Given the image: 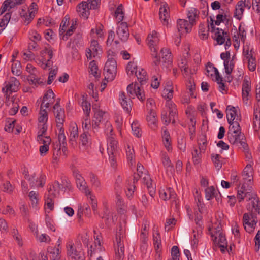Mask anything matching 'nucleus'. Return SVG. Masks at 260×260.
<instances>
[{"label": "nucleus", "mask_w": 260, "mask_h": 260, "mask_svg": "<svg viewBox=\"0 0 260 260\" xmlns=\"http://www.w3.org/2000/svg\"><path fill=\"white\" fill-rule=\"evenodd\" d=\"M208 230L214 244L220 247L222 253L225 252L228 250V242L222 232L221 223L219 221L213 223Z\"/></svg>", "instance_id": "f257e3e1"}, {"label": "nucleus", "mask_w": 260, "mask_h": 260, "mask_svg": "<svg viewBox=\"0 0 260 260\" xmlns=\"http://www.w3.org/2000/svg\"><path fill=\"white\" fill-rule=\"evenodd\" d=\"M147 44L151 50V54L153 57V62L156 65L158 66L160 62V58L158 55V44L159 42V38L157 32L155 31H152L148 35Z\"/></svg>", "instance_id": "f03ea898"}, {"label": "nucleus", "mask_w": 260, "mask_h": 260, "mask_svg": "<svg viewBox=\"0 0 260 260\" xmlns=\"http://www.w3.org/2000/svg\"><path fill=\"white\" fill-rule=\"evenodd\" d=\"M77 20L72 19L70 21V18L66 15L61 22L59 28V35L62 36V39L67 40L71 36L76 28Z\"/></svg>", "instance_id": "7ed1b4c3"}, {"label": "nucleus", "mask_w": 260, "mask_h": 260, "mask_svg": "<svg viewBox=\"0 0 260 260\" xmlns=\"http://www.w3.org/2000/svg\"><path fill=\"white\" fill-rule=\"evenodd\" d=\"M212 22L209 26V29H211L212 32H214L212 36L213 38L217 42L218 45H222L225 43V48L227 49L231 45V42L229 35L226 32H225L219 28H215L213 24L212 19L211 18Z\"/></svg>", "instance_id": "20e7f679"}, {"label": "nucleus", "mask_w": 260, "mask_h": 260, "mask_svg": "<svg viewBox=\"0 0 260 260\" xmlns=\"http://www.w3.org/2000/svg\"><path fill=\"white\" fill-rule=\"evenodd\" d=\"M137 173L135 174L132 179L127 181L126 189L125 190L126 195L128 198L133 197L136 189L135 184L138 182L139 178L144 176L145 170L144 167L140 164L138 163L137 166Z\"/></svg>", "instance_id": "39448f33"}, {"label": "nucleus", "mask_w": 260, "mask_h": 260, "mask_svg": "<svg viewBox=\"0 0 260 260\" xmlns=\"http://www.w3.org/2000/svg\"><path fill=\"white\" fill-rule=\"evenodd\" d=\"M257 218L253 213L247 212L243 215L242 222L245 230L249 233L253 232L257 223Z\"/></svg>", "instance_id": "423d86ee"}, {"label": "nucleus", "mask_w": 260, "mask_h": 260, "mask_svg": "<svg viewBox=\"0 0 260 260\" xmlns=\"http://www.w3.org/2000/svg\"><path fill=\"white\" fill-rule=\"evenodd\" d=\"M20 85L19 81L15 77H10L4 83L2 91L6 98L9 97L13 92L19 90Z\"/></svg>", "instance_id": "0eeeda50"}, {"label": "nucleus", "mask_w": 260, "mask_h": 260, "mask_svg": "<svg viewBox=\"0 0 260 260\" xmlns=\"http://www.w3.org/2000/svg\"><path fill=\"white\" fill-rule=\"evenodd\" d=\"M252 185H249L245 183H240L238 187L237 198L240 202L244 199L247 200H251L256 194L252 192Z\"/></svg>", "instance_id": "6e6552de"}, {"label": "nucleus", "mask_w": 260, "mask_h": 260, "mask_svg": "<svg viewBox=\"0 0 260 260\" xmlns=\"http://www.w3.org/2000/svg\"><path fill=\"white\" fill-rule=\"evenodd\" d=\"M123 233L120 229L119 232H116V245L115 246V258L116 260H121L124 257V247L123 242Z\"/></svg>", "instance_id": "1a4fd4ad"}, {"label": "nucleus", "mask_w": 260, "mask_h": 260, "mask_svg": "<svg viewBox=\"0 0 260 260\" xmlns=\"http://www.w3.org/2000/svg\"><path fill=\"white\" fill-rule=\"evenodd\" d=\"M41 54L43 56L37 59V63L43 69L49 68L52 65V61L51 60L53 55L52 51L50 48H45L42 51Z\"/></svg>", "instance_id": "9d476101"}, {"label": "nucleus", "mask_w": 260, "mask_h": 260, "mask_svg": "<svg viewBox=\"0 0 260 260\" xmlns=\"http://www.w3.org/2000/svg\"><path fill=\"white\" fill-rule=\"evenodd\" d=\"M104 73L105 79L107 80L112 81L115 78L117 73L116 60L106 61L104 69Z\"/></svg>", "instance_id": "9b49d317"}, {"label": "nucleus", "mask_w": 260, "mask_h": 260, "mask_svg": "<svg viewBox=\"0 0 260 260\" xmlns=\"http://www.w3.org/2000/svg\"><path fill=\"white\" fill-rule=\"evenodd\" d=\"M127 91L130 98L134 99L136 96L142 102L146 99L144 90L136 83L128 85L127 87Z\"/></svg>", "instance_id": "f8f14e48"}, {"label": "nucleus", "mask_w": 260, "mask_h": 260, "mask_svg": "<svg viewBox=\"0 0 260 260\" xmlns=\"http://www.w3.org/2000/svg\"><path fill=\"white\" fill-rule=\"evenodd\" d=\"M67 253L72 259L85 260L84 252L82 250H77L72 241L69 242L67 245Z\"/></svg>", "instance_id": "ddd939ff"}, {"label": "nucleus", "mask_w": 260, "mask_h": 260, "mask_svg": "<svg viewBox=\"0 0 260 260\" xmlns=\"http://www.w3.org/2000/svg\"><path fill=\"white\" fill-rule=\"evenodd\" d=\"M31 188L43 187L46 182V176L44 174H31L28 179Z\"/></svg>", "instance_id": "4468645a"}, {"label": "nucleus", "mask_w": 260, "mask_h": 260, "mask_svg": "<svg viewBox=\"0 0 260 260\" xmlns=\"http://www.w3.org/2000/svg\"><path fill=\"white\" fill-rule=\"evenodd\" d=\"M73 175L76 179L77 186L80 190L83 192L86 195H90L91 191L86 185V182L78 171H74Z\"/></svg>", "instance_id": "2eb2a0df"}, {"label": "nucleus", "mask_w": 260, "mask_h": 260, "mask_svg": "<svg viewBox=\"0 0 260 260\" xmlns=\"http://www.w3.org/2000/svg\"><path fill=\"white\" fill-rule=\"evenodd\" d=\"M251 91V81L250 78L246 76L244 77L242 88V95L243 103L245 105L248 104L249 93Z\"/></svg>", "instance_id": "dca6fc26"}, {"label": "nucleus", "mask_w": 260, "mask_h": 260, "mask_svg": "<svg viewBox=\"0 0 260 260\" xmlns=\"http://www.w3.org/2000/svg\"><path fill=\"white\" fill-rule=\"evenodd\" d=\"M243 183L252 185L253 181V169L252 165L249 163L244 168L242 174Z\"/></svg>", "instance_id": "f3484780"}, {"label": "nucleus", "mask_w": 260, "mask_h": 260, "mask_svg": "<svg viewBox=\"0 0 260 260\" xmlns=\"http://www.w3.org/2000/svg\"><path fill=\"white\" fill-rule=\"evenodd\" d=\"M159 19L164 25L167 26L170 19V9L166 2L161 3L159 8Z\"/></svg>", "instance_id": "a211bd4d"}, {"label": "nucleus", "mask_w": 260, "mask_h": 260, "mask_svg": "<svg viewBox=\"0 0 260 260\" xmlns=\"http://www.w3.org/2000/svg\"><path fill=\"white\" fill-rule=\"evenodd\" d=\"M228 138L230 143L232 144L235 145H239L240 144L243 147L244 149H246L247 147L246 143L243 141L244 138V136L242 134H228Z\"/></svg>", "instance_id": "6ab92c4d"}, {"label": "nucleus", "mask_w": 260, "mask_h": 260, "mask_svg": "<svg viewBox=\"0 0 260 260\" xmlns=\"http://www.w3.org/2000/svg\"><path fill=\"white\" fill-rule=\"evenodd\" d=\"M117 25L116 34L119 39L125 42L128 39L129 36L127 23L121 22Z\"/></svg>", "instance_id": "aec40b11"}, {"label": "nucleus", "mask_w": 260, "mask_h": 260, "mask_svg": "<svg viewBox=\"0 0 260 260\" xmlns=\"http://www.w3.org/2000/svg\"><path fill=\"white\" fill-rule=\"evenodd\" d=\"M53 109L55 110L54 114L56 118L57 127L62 126L65 117L64 110L60 108V105L58 102H57L54 105Z\"/></svg>", "instance_id": "412c9836"}, {"label": "nucleus", "mask_w": 260, "mask_h": 260, "mask_svg": "<svg viewBox=\"0 0 260 260\" xmlns=\"http://www.w3.org/2000/svg\"><path fill=\"white\" fill-rule=\"evenodd\" d=\"M177 24L178 32L180 35L190 32L193 26L186 20L183 19H178L177 22Z\"/></svg>", "instance_id": "4be33fe9"}, {"label": "nucleus", "mask_w": 260, "mask_h": 260, "mask_svg": "<svg viewBox=\"0 0 260 260\" xmlns=\"http://www.w3.org/2000/svg\"><path fill=\"white\" fill-rule=\"evenodd\" d=\"M131 98H128L123 91H120L119 94V100L123 109L127 113L132 109V101Z\"/></svg>", "instance_id": "5701e85b"}, {"label": "nucleus", "mask_w": 260, "mask_h": 260, "mask_svg": "<svg viewBox=\"0 0 260 260\" xmlns=\"http://www.w3.org/2000/svg\"><path fill=\"white\" fill-rule=\"evenodd\" d=\"M159 197L165 201L170 199L174 201L176 199V194L171 188H163L159 190Z\"/></svg>", "instance_id": "b1692460"}, {"label": "nucleus", "mask_w": 260, "mask_h": 260, "mask_svg": "<svg viewBox=\"0 0 260 260\" xmlns=\"http://www.w3.org/2000/svg\"><path fill=\"white\" fill-rule=\"evenodd\" d=\"M250 201L249 205H251L252 208L250 209V206L247 207L248 210L250 211L249 212L253 213L254 215L257 214L260 215V200L259 197L256 194L253 196Z\"/></svg>", "instance_id": "393cba45"}, {"label": "nucleus", "mask_w": 260, "mask_h": 260, "mask_svg": "<svg viewBox=\"0 0 260 260\" xmlns=\"http://www.w3.org/2000/svg\"><path fill=\"white\" fill-rule=\"evenodd\" d=\"M69 141L72 145L76 143L78 137V128L75 122H71L69 127Z\"/></svg>", "instance_id": "a878e982"}, {"label": "nucleus", "mask_w": 260, "mask_h": 260, "mask_svg": "<svg viewBox=\"0 0 260 260\" xmlns=\"http://www.w3.org/2000/svg\"><path fill=\"white\" fill-rule=\"evenodd\" d=\"M199 10L193 7L190 8L187 13V17L189 19V21L191 24L194 25L196 23L197 20L199 17Z\"/></svg>", "instance_id": "bb28decb"}, {"label": "nucleus", "mask_w": 260, "mask_h": 260, "mask_svg": "<svg viewBox=\"0 0 260 260\" xmlns=\"http://www.w3.org/2000/svg\"><path fill=\"white\" fill-rule=\"evenodd\" d=\"M226 117L229 123L234 122L237 117H239L237 114V111L235 107L229 105L226 107Z\"/></svg>", "instance_id": "cd10ccee"}, {"label": "nucleus", "mask_w": 260, "mask_h": 260, "mask_svg": "<svg viewBox=\"0 0 260 260\" xmlns=\"http://www.w3.org/2000/svg\"><path fill=\"white\" fill-rule=\"evenodd\" d=\"M205 74L207 76L211 77L213 80L215 79V80L220 77L217 69L214 67L211 63H208L206 66V72Z\"/></svg>", "instance_id": "c85d7f7f"}, {"label": "nucleus", "mask_w": 260, "mask_h": 260, "mask_svg": "<svg viewBox=\"0 0 260 260\" xmlns=\"http://www.w3.org/2000/svg\"><path fill=\"white\" fill-rule=\"evenodd\" d=\"M118 149V142L114 137L107 138V152L108 154L117 153Z\"/></svg>", "instance_id": "c756f323"}, {"label": "nucleus", "mask_w": 260, "mask_h": 260, "mask_svg": "<svg viewBox=\"0 0 260 260\" xmlns=\"http://www.w3.org/2000/svg\"><path fill=\"white\" fill-rule=\"evenodd\" d=\"M88 4L86 2H82L79 4L77 8V10L79 12L80 15L83 17L87 18L89 15V10Z\"/></svg>", "instance_id": "7c9ffc66"}, {"label": "nucleus", "mask_w": 260, "mask_h": 260, "mask_svg": "<svg viewBox=\"0 0 260 260\" xmlns=\"http://www.w3.org/2000/svg\"><path fill=\"white\" fill-rule=\"evenodd\" d=\"M149 126L152 129H155L157 127V118L156 112L152 109H150L146 118Z\"/></svg>", "instance_id": "2f4dec72"}, {"label": "nucleus", "mask_w": 260, "mask_h": 260, "mask_svg": "<svg viewBox=\"0 0 260 260\" xmlns=\"http://www.w3.org/2000/svg\"><path fill=\"white\" fill-rule=\"evenodd\" d=\"M61 188V185L58 182L55 181L52 184H50L48 186L47 190L49 196L55 197L59 192Z\"/></svg>", "instance_id": "473e14b6"}, {"label": "nucleus", "mask_w": 260, "mask_h": 260, "mask_svg": "<svg viewBox=\"0 0 260 260\" xmlns=\"http://www.w3.org/2000/svg\"><path fill=\"white\" fill-rule=\"evenodd\" d=\"M241 119L240 117H237L236 120L234 122L229 123L230 126L228 134H242L241 129L239 122L240 121Z\"/></svg>", "instance_id": "72a5a7b5"}, {"label": "nucleus", "mask_w": 260, "mask_h": 260, "mask_svg": "<svg viewBox=\"0 0 260 260\" xmlns=\"http://www.w3.org/2000/svg\"><path fill=\"white\" fill-rule=\"evenodd\" d=\"M205 198L207 200H210L215 197L217 201L219 200L218 194L219 193L213 186H210L207 188L205 190Z\"/></svg>", "instance_id": "f704fd0d"}, {"label": "nucleus", "mask_w": 260, "mask_h": 260, "mask_svg": "<svg viewBox=\"0 0 260 260\" xmlns=\"http://www.w3.org/2000/svg\"><path fill=\"white\" fill-rule=\"evenodd\" d=\"M162 138L164 144L168 151L172 149L171 147V140L170 134L169 132L165 128L162 129Z\"/></svg>", "instance_id": "c9c22d12"}, {"label": "nucleus", "mask_w": 260, "mask_h": 260, "mask_svg": "<svg viewBox=\"0 0 260 260\" xmlns=\"http://www.w3.org/2000/svg\"><path fill=\"white\" fill-rule=\"evenodd\" d=\"M59 244L58 247H50L48 248V252L51 260H59L60 259V250L59 248Z\"/></svg>", "instance_id": "e433bc0d"}, {"label": "nucleus", "mask_w": 260, "mask_h": 260, "mask_svg": "<svg viewBox=\"0 0 260 260\" xmlns=\"http://www.w3.org/2000/svg\"><path fill=\"white\" fill-rule=\"evenodd\" d=\"M136 76L141 85L145 84L148 80V76L146 71L141 68H139L138 72Z\"/></svg>", "instance_id": "4c0bfd02"}, {"label": "nucleus", "mask_w": 260, "mask_h": 260, "mask_svg": "<svg viewBox=\"0 0 260 260\" xmlns=\"http://www.w3.org/2000/svg\"><path fill=\"white\" fill-rule=\"evenodd\" d=\"M235 59L236 56L234 55L230 59L226 61H224L225 72L226 75L228 76H229L232 73L234 68L235 64Z\"/></svg>", "instance_id": "58836bf2"}, {"label": "nucleus", "mask_w": 260, "mask_h": 260, "mask_svg": "<svg viewBox=\"0 0 260 260\" xmlns=\"http://www.w3.org/2000/svg\"><path fill=\"white\" fill-rule=\"evenodd\" d=\"M166 105L169 110L170 116L173 118V123H174L175 118L177 116L176 106L172 101H167Z\"/></svg>", "instance_id": "ea45409f"}, {"label": "nucleus", "mask_w": 260, "mask_h": 260, "mask_svg": "<svg viewBox=\"0 0 260 260\" xmlns=\"http://www.w3.org/2000/svg\"><path fill=\"white\" fill-rule=\"evenodd\" d=\"M173 88L172 86V83L169 82L162 92V96L165 99H168V101H171V99L173 98Z\"/></svg>", "instance_id": "a19ab883"}, {"label": "nucleus", "mask_w": 260, "mask_h": 260, "mask_svg": "<svg viewBox=\"0 0 260 260\" xmlns=\"http://www.w3.org/2000/svg\"><path fill=\"white\" fill-rule=\"evenodd\" d=\"M20 15L26 25L29 24L35 16V14H34L32 12H29L28 11H26L24 9H22V11L20 12Z\"/></svg>", "instance_id": "79ce46f5"}, {"label": "nucleus", "mask_w": 260, "mask_h": 260, "mask_svg": "<svg viewBox=\"0 0 260 260\" xmlns=\"http://www.w3.org/2000/svg\"><path fill=\"white\" fill-rule=\"evenodd\" d=\"M253 121V127L255 131H257L260 125V110L257 107L254 109Z\"/></svg>", "instance_id": "37998d69"}, {"label": "nucleus", "mask_w": 260, "mask_h": 260, "mask_svg": "<svg viewBox=\"0 0 260 260\" xmlns=\"http://www.w3.org/2000/svg\"><path fill=\"white\" fill-rule=\"evenodd\" d=\"M242 4L241 1H239L235 7L234 17L239 20L241 19L244 11V7Z\"/></svg>", "instance_id": "c03bdc74"}, {"label": "nucleus", "mask_w": 260, "mask_h": 260, "mask_svg": "<svg viewBox=\"0 0 260 260\" xmlns=\"http://www.w3.org/2000/svg\"><path fill=\"white\" fill-rule=\"evenodd\" d=\"M202 153H203L200 152V151L198 150L197 147H193L191 154L192 156V161L194 165H198L201 162Z\"/></svg>", "instance_id": "a18cd8bd"}, {"label": "nucleus", "mask_w": 260, "mask_h": 260, "mask_svg": "<svg viewBox=\"0 0 260 260\" xmlns=\"http://www.w3.org/2000/svg\"><path fill=\"white\" fill-rule=\"evenodd\" d=\"M138 69L136 63L134 62H129L126 67V70L127 74L129 77L136 75L138 72Z\"/></svg>", "instance_id": "49530a36"}, {"label": "nucleus", "mask_w": 260, "mask_h": 260, "mask_svg": "<svg viewBox=\"0 0 260 260\" xmlns=\"http://www.w3.org/2000/svg\"><path fill=\"white\" fill-rule=\"evenodd\" d=\"M80 141L82 146L84 147H88L91 144V139L88 132H84L79 138Z\"/></svg>", "instance_id": "de8ad7c7"}, {"label": "nucleus", "mask_w": 260, "mask_h": 260, "mask_svg": "<svg viewBox=\"0 0 260 260\" xmlns=\"http://www.w3.org/2000/svg\"><path fill=\"white\" fill-rule=\"evenodd\" d=\"M116 203L119 212L123 214L126 211V207L122 198L120 195L116 196Z\"/></svg>", "instance_id": "09e8293b"}, {"label": "nucleus", "mask_w": 260, "mask_h": 260, "mask_svg": "<svg viewBox=\"0 0 260 260\" xmlns=\"http://www.w3.org/2000/svg\"><path fill=\"white\" fill-rule=\"evenodd\" d=\"M212 161L215 168L219 170L222 167V161L221 156L218 154L212 153L211 155Z\"/></svg>", "instance_id": "8fccbe9b"}, {"label": "nucleus", "mask_w": 260, "mask_h": 260, "mask_svg": "<svg viewBox=\"0 0 260 260\" xmlns=\"http://www.w3.org/2000/svg\"><path fill=\"white\" fill-rule=\"evenodd\" d=\"M89 48L93 51V57H95L101 54L102 51L98 41L94 40L91 41L90 48Z\"/></svg>", "instance_id": "3c124183"}, {"label": "nucleus", "mask_w": 260, "mask_h": 260, "mask_svg": "<svg viewBox=\"0 0 260 260\" xmlns=\"http://www.w3.org/2000/svg\"><path fill=\"white\" fill-rule=\"evenodd\" d=\"M54 197L46 194L45 196V208L52 211L54 209Z\"/></svg>", "instance_id": "603ef678"}, {"label": "nucleus", "mask_w": 260, "mask_h": 260, "mask_svg": "<svg viewBox=\"0 0 260 260\" xmlns=\"http://www.w3.org/2000/svg\"><path fill=\"white\" fill-rule=\"evenodd\" d=\"M11 18V15L9 13H6L2 19H0V34L5 29Z\"/></svg>", "instance_id": "864d4df0"}, {"label": "nucleus", "mask_w": 260, "mask_h": 260, "mask_svg": "<svg viewBox=\"0 0 260 260\" xmlns=\"http://www.w3.org/2000/svg\"><path fill=\"white\" fill-rule=\"evenodd\" d=\"M186 86L188 95L191 98H196V96L194 94L195 84L191 78L189 79Z\"/></svg>", "instance_id": "5fc2aeb1"}, {"label": "nucleus", "mask_w": 260, "mask_h": 260, "mask_svg": "<svg viewBox=\"0 0 260 260\" xmlns=\"http://www.w3.org/2000/svg\"><path fill=\"white\" fill-rule=\"evenodd\" d=\"M162 162L164 167L166 168L168 171H169L172 172L173 170V166L169 157L165 153L162 155Z\"/></svg>", "instance_id": "6e6d98bb"}, {"label": "nucleus", "mask_w": 260, "mask_h": 260, "mask_svg": "<svg viewBox=\"0 0 260 260\" xmlns=\"http://www.w3.org/2000/svg\"><path fill=\"white\" fill-rule=\"evenodd\" d=\"M207 141L206 138L205 136H203L202 138H201L198 140V150L200 151V152L204 153L207 148Z\"/></svg>", "instance_id": "4d7b16f0"}, {"label": "nucleus", "mask_w": 260, "mask_h": 260, "mask_svg": "<svg viewBox=\"0 0 260 260\" xmlns=\"http://www.w3.org/2000/svg\"><path fill=\"white\" fill-rule=\"evenodd\" d=\"M48 120V114L45 109H43V105H41L40 116L38 118V124L46 123Z\"/></svg>", "instance_id": "13d9d810"}, {"label": "nucleus", "mask_w": 260, "mask_h": 260, "mask_svg": "<svg viewBox=\"0 0 260 260\" xmlns=\"http://www.w3.org/2000/svg\"><path fill=\"white\" fill-rule=\"evenodd\" d=\"M21 66L19 61L14 62L11 67V71L13 75L19 76L21 74Z\"/></svg>", "instance_id": "bf43d9fd"}, {"label": "nucleus", "mask_w": 260, "mask_h": 260, "mask_svg": "<svg viewBox=\"0 0 260 260\" xmlns=\"http://www.w3.org/2000/svg\"><path fill=\"white\" fill-rule=\"evenodd\" d=\"M89 73L94 77H98L99 76L98 66L94 60L91 61L89 64Z\"/></svg>", "instance_id": "052dcab7"}, {"label": "nucleus", "mask_w": 260, "mask_h": 260, "mask_svg": "<svg viewBox=\"0 0 260 260\" xmlns=\"http://www.w3.org/2000/svg\"><path fill=\"white\" fill-rule=\"evenodd\" d=\"M126 155L127 161L131 165L133 164V159L135 157L134 150L133 148L128 145L126 148Z\"/></svg>", "instance_id": "680f3d73"}, {"label": "nucleus", "mask_w": 260, "mask_h": 260, "mask_svg": "<svg viewBox=\"0 0 260 260\" xmlns=\"http://www.w3.org/2000/svg\"><path fill=\"white\" fill-rule=\"evenodd\" d=\"M160 54L161 55V58L163 59V61L171 62V54L169 50L167 48H162L160 51Z\"/></svg>", "instance_id": "e2e57ef3"}, {"label": "nucleus", "mask_w": 260, "mask_h": 260, "mask_svg": "<svg viewBox=\"0 0 260 260\" xmlns=\"http://www.w3.org/2000/svg\"><path fill=\"white\" fill-rule=\"evenodd\" d=\"M29 198L33 207H36L39 200V193L37 191H31L29 193Z\"/></svg>", "instance_id": "0e129e2a"}, {"label": "nucleus", "mask_w": 260, "mask_h": 260, "mask_svg": "<svg viewBox=\"0 0 260 260\" xmlns=\"http://www.w3.org/2000/svg\"><path fill=\"white\" fill-rule=\"evenodd\" d=\"M81 106L85 114L87 116H89L91 110L90 103L85 99V97L84 96L82 97Z\"/></svg>", "instance_id": "69168bd1"}, {"label": "nucleus", "mask_w": 260, "mask_h": 260, "mask_svg": "<svg viewBox=\"0 0 260 260\" xmlns=\"http://www.w3.org/2000/svg\"><path fill=\"white\" fill-rule=\"evenodd\" d=\"M37 141L39 144L42 145H50L51 142V139L49 136H45V135L37 136Z\"/></svg>", "instance_id": "338daca9"}, {"label": "nucleus", "mask_w": 260, "mask_h": 260, "mask_svg": "<svg viewBox=\"0 0 260 260\" xmlns=\"http://www.w3.org/2000/svg\"><path fill=\"white\" fill-rule=\"evenodd\" d=\"M89 178L92 186L96 189L100 188L101 186V183L97 176L93 173H90L89 175Z\"/></svg>", "instance_id": "774afa93"}]
</instances>
